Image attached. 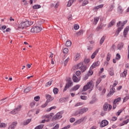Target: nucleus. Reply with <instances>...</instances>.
<instances>
[{
    "label": "nucleus",
    "instance_id": "obj_18",
    "mask_svg": "<svg viewBox=\"0 0 129 129\" xmlns=\"http://www.w3.org/2000/svg\"><path fill=\"white\" fill-rule=\"evenodd\" d=\"M80 111V114H83L84 112H86V111H88V109L87 108H83L79 110Z\"/></svg>",
    "mask_w": 129,
    "mask_h": 129
},
{
    "label": "nucleus",
    "instance_id": "obj_33",
    "mask_svg": "<svg viewBox=\"0 0 129 129\" xmlns=\"http://www.w3.org/2000/svg\"><path fill=\"white\" fill-rule=\"evenodd\" d=\"M67 99H68V98H62L59 100V102H64H64L67 101Z\"/></svg>",
    "mask_w": 129,
    "mask_h": 129
},
{
    "label": "nucleus",
    "instance_id": "obj_56",
    "mask_svg": "<svg viewBox=\"0 0 129 129\" xmlns=\"http://www.w3.org/2000/svg\"><path fill=\"white\" fill-rule=\"evenodd\" d=\"M34 100H35V101H39L40 100V96H36L34 98Z\"/></svg>",
    "mask_w": 129,
    "mask_h": 129
},
{
    "label": "nucleus",
    "instance_id": "obj_50",
    "mask_svg": "<svg viewBox=\"0 0 129 129\" xmlns=\"http://www.w3.org/2000/svg\"><path fill=\"white\" fill-rule=\"evenodd\" d=\"M69 51V50L68 49V48H65L63 49V52L64 54H67L68 53Z\"/></svg>",
    "mask_w": 129,
    "mask_h": 129
},
{
    "label": "nucleus",
    "instance_id": "obj_29",
    "mask_svg": "<svg viewBox=\"0 0 129 129\" xmlns=\"http://www.w3.org/2000/svg\"><path fill=\"white\" fill-rule=\"evenodd\" d=\"M75 1V0H70L68 3V7H71L72 6V4H73Z\"/></svg>",
    "mask_w": 129,
    "mask_h": 129
},
{
    "label": "nucleus",
    "instance_id": "obj_23",
    "mask_svg": "<svg viewBox=\"0 0 129 129\" xmlns=\"http://www.w3.org/2000/svg\"><path fill=\"white\" fill-rule=\"evenodd\" d=\"M31 121H32V119H28L24 121L23 124L24 125H27V124H29V122H31Z\"/></svg>",
    "mask_w": 129,
    "mask_h": 129
},
{
    "label": "nucleus",
    "instance_id": "obj_5",
    "mask_svg": "<svg viewBox=\"0 0 129 129\" xmlns=\"http://www.w3.org/2000/svg\"><path fill=\"white\" fill-rule=\"evenodd\" d=\"M46 99L47 100L45 103L41 106V107H42V108H44V107H46L47 105H48V103H49V102H50V101H52V100H53V98H52V97L50 95H47L46 96Z\"/></svg>",
    "mask_w": 129,
    "mask_h": 129
},
{
    "label": "nucleus",
    "instance_id": "obj_41",
    "mask_svg": "<svg viewBox=\"0 0 129 129\" xmlns=\"http://www.w3.org/2000/svg\"><path fill=\"white\" fill-rule=\"evenodd\" d=\"M53 93H54V94H58V92H59V90H58V89L56 88H54L53 89Z\"/></svg>",
    "mask_w": 129,
    "mask_h": 129
},
{
    "label": "nucleus",
    "instance_id": "obj_19",
    "mask_svg": "<svg viewBox=\"0 0 129 129\" xmlns=\"http://www.w3.org/2000/svg\"><path fill=\"white\" fill-rule=\"evenodd\" d=\"M115 24V20H112L108 25V28H111Z\"/></svg>",
    "mask_w": 129,
    "mask_h": 129
},
{
    "label": "nucleus",
    "instance_id": "obj_51",
    "mask_svg": "<svg viewBox=\"0 0 129 129\" xmlns=\"http://www.w3.org/2000/svg\"><path fill=\"white\" fill-rule=\"evenodd\" d=\"M115 59H116V60H119V59H120V54L117 53Z\"/></svg>",
    "mask_w": 129,
    "mask_h": 129
},
{
    "label": "nucleus",
    "instance_id": "obj_49",
    "mask_svg": "<svg viewBox=\"0 0 129 129\" xmlns=\"http://www.w3.org/2000/svg\"><path fill=\"white\" fill-rule=\"evenodd\" d=\"M100 82H101V79L100 78L98 79V80L96 81V86H97V85H98V84H99Z\"/></svg>",
    "mask_w": 129,
    "mask_h": 129
},
{
    "label": "nucleus",
    "instance_id": "obj_11",
    "mask_svg": "<svg viewBox=\"0 0 129 129\" xmlns=\"http://www.w3.org/2000/svg\"><path fill=\"white\" fill-rule=\"evenodd\" d=\"M107 124H108V121L106 120H103L100 123V127H104V126H106Z\"/></svg>",
    "mask_w": 129,
    "mask_h": 129
},
{
    "label": "nucleus",
    "instance_id": "obj_60",
    "mask_svg": "<svg viewBox=\"0 0 129 129\" xmlns=\"http://www.w3.org/2000/svg\"><path fill=\"white\" fill-rule=\"evenodd\" d=\"M100 29H102V25H100L98 26L96 28V31H99Z\"/></svg>",
    "mask_w": 129,
    "mask_h": 129
},
{
    "label": "nucleus",
    "instance_id": "obj_46",
    "mask_svg": "<svg viewBox=\"0 0 129 129\" xmlns=\"http://www.w3.org/2000/svg\"><path fill=\"white\" fill-rule=\"evenodd\" d=\"M6 126H7V124L5 123H0V127H6Z\"/></svg>",
    "mask_w": 129,
    "mask_h": 129
},
{
    "label": "nucleus",
    "instance_id": "obj_28",
    "mask_svg": "<svg viewBox=\"0 0 129 129\" xmlns=\"http://www.w3.org/2000/svg\"><path fill=\"white\" fill-rule=\"evenodd\" d=\"M109 72L110 76H113V75H114V72H113V69L112 68H110L109 69Z\"/></svg>",
    "mask_w": 129,
    "mask_h": 129
},
{
    "label": "nucleus",
    "instance_id": "obj_47",
    "mask_svg": "<svg viewBox=\"0 0 129 129\" xmlns=\"http://www.w3.org/2000/svg\"><path fill=\"white\" fill-rule=\"evenodd\" d=\"M88 0H85L83 2L82 6H86V5H88Z\"/></svg>",
    "mask_w": 129,
    "mask_h": 129
},
{
    "label": "nucleus",
    "instance_id": "obj_1",
    "mask_svg": "<svg viewBox=\"0 0 129 129\" xmlns=\"http://www.w3.org/2000/svg\"><path fill=\"white\" fill-rule=\"evenodd\" d=\"M34 24V22L26 20L25 21H22L19 25L18 28L19 29H25L27 27H30Z\"/></svg>",
    "mask_w": 129,
    "mask_h": 129
},
{
    "label": "nucleus",
    "instance_id": "obj_20",
    "mask_svg": "<svg viewBox=\"0 0 129 129\" xmlns=\"http://www.w3.org/2000/svg\"><path fill=\"white\" fill-rule=\"evenodd\" d=\"M123 47V43L120 42L118 45L117 47V50H121Z\"/></svg>",
    "mask_w": 129,
    "mask_h": 129
},
{
    "label": "nucleus",
    "instance_id": "obj_10",
    "mask_svg": "<svg viewBox=\"0 0 129 129\" xmlns=\"http://www.w3.org/2000/svg\"><path fill=\"white\" fill-rule=\"evenodd\" d=\"M21 108H22V106L21 105H19L16 108H15V109H14L12 111H11L10 112V113H11V114H16V113L18 111H20V110H21Z\"/></svg>",
    "mask_w": 129,
    "mask_h": 129
},
{
    "label": "nucleus",
    "instance_id": "obj_30",
    "mask_svg": "<svg viewBox=\"0 0 129 129\" xmlns=\"http://www.w3.org/2000/svg\"><path fill=\"white\" fill-rule=\"evenodd\" d=\"M121 101V97H118V98H117V99H115L114 100V101H113V102L114 103H117V102H120V101Z\"/></svg>",
    "mask_w": 129,
    "mask_h": 129
},
{
    "label": "nucleus",
    "instance_id": "obj_38",
    "mask_svg": "<svg viewBox=\"0 0 129 129\" xmlns=\"http://www.w3.org/2000/svg\"><path fill=\"white\" fill-rule=\"evenodd\" d=\"M103 4H101L98 6L95 7L94 9L95 10H98V9H101L102 8H103Z\"/></svg>",
    "mask_w": 129,
    "mask_h": 129
},
{
    "label": "nucleus",
    "instance_id": "obj_37",
    "mask_svg": "<svg viewBox=\"0 0 129 129\" xmlns=\"http://www.w3.org/2000/svg\"><path fill=\"white\" fill-rule=\"evenodd\" d=\"M93 69H91L90 68V70L88 71L87 75L89 76H91L92 74H93V71H92Z\"/></svg>",
    "mask_w": 129,
    "mask_h": 129
},
{
    "label": "nucleus",
    "instance_id": "obj_17",
    "mask_svg": "<svg viewBox=\"0 0 129 129\" xmlns=\"http://www.w3.org/2000/svg\"><path fill=\"white\" fill-rule=\"evenodd\" d=\"M99 51V49H96L94 52H93L91 55V59H94L95 58V56L97 55V53H98Z\"/></svg>",
    "mask_w": 129,
    "mask_h": 129
},
{
    "label": "nucleus",
    "instance_id": "obj_8",
    "mask_svg": "<svg viewBox=\"0 0 129 129\" xmlns=\"http://www.w3.org/2000/svg\"><path fill=\"white\" fill-rule=\"evenodd\" d=\"M72 85H73V82H72V80H71V79H69L68 83L66 84L64 87L63 91H66V90H67V89L69 88V87H71Z\"/></svg>",
    "mask_w": 129,
    "mask_h": 129
},
{
    "label": "nucleus",
    "instance_id": "obj_64",
    "mask_svg": "<svg viewBox=\"0 0 129 129\" xmlns=\"http://www.w3.org/2000/svg\"><path fill=\"white\" fill-rule=\"evenodd\" d=\"M59 128V124H57L52 129H58Z\"/></svg>",
    "mask_w": 129,
    "mask_h": 129
},
{
    "label": "nucleus",
    "instance_id": "obj_21",
    "mask_svg": "<svg viewBox=\"0 0 129 129\" xmlns=\"http://www.w3.org/2000/svg\"><path fill=\"white\" fill-rule=\"evenodd\" d=\"M31 87H27L25 89H24V93H28V92H30V91H31Z\"/></svg>",
    "mask_w": 129,
    "mask_h": 129
},
{
    "label": "nucleus",
    "instance_id": "obj_36",
    "mask_svg": "<svg viewBox=\"0 0 129 129\" xmlns=\"http://www.w3.org/2000/svg\"><path fill=\"white\" fill-rule=\"evenodd\" d=\"M104 40H105V37L103 36L100 40V45H102V44H103V42H104Z\"/></svg>",
    "mask_w": 129,
    "mask_h": 129
},
{
    "label": "nucleus",
    "instance_id": "obj_55",
    "mask_svg": "<svg viewBox=\"0 0 129 129\" xmlns=\"http://www.w3.org/2000/svg\"><path fill=\"white\" fill-rule=\"evenodd\" d=\"M88 77H89V76L88 74L85 75L83 78V80H87V79H88Z\"/></svg>",
    "mask_w": 129,
    "mask_h": 129
},
{
    "label": "nucleus",
    "instance_id": "obj_40",
    "mask_svg": "<svg viewBox=\"0 0 129 129\" xmlns=\"http://www.w3.org/2000/svg\"><path fill=\"white\" fill-rule=\"evenodd\" d=\"M118 12H119V13H120L121 14V13H122V12H123V10H122V7H121V6H119L118 7Z\"/></svg>",
    "mask_w": 129,
    "mask_h": 129
},
{
    "label": "nucleus",
    "instance_id": "obj_22",
    "mask_svg": "<svg viewBox=\"0 0 129 129\" xmlns=\"http://www.w3.org/2000/svg\"><path fill=\"white\" fill-rule=\"evenodd\" d=\"M127 73V70H124L122 73L120 75V77H125Z\"/></svg>",
    "mask_w": 129,
    "mask_h": 129
},
{
    "label": "nucleus",
    "instance_id": "obj_2",
    "mask_svg": "<svg viewBox=\"0 0 129 129\" xmlns=\"http://www.w3.org/2000/svg\"><path fill=\"white\" fill-rule=\"evenodd\" d=\"M114 83L113 85H111L110 86V88H111L109 93L108 94L107 96H109L110 95H112L115 92V89H114L115 86L117 85V82L116 81H114Z\"/></svg>",
    "mask_w": 129,
    "mask_h": 129
},
{
    "label": "nucleus",
    "instance_id": "obj_54",
    "mask_svg": "<svg viewBox=\"0 0 129 129\" xmlns=\"http://www.w3.org/2000/svg\"><path fill=\"white\" fill-rule=\"evenodd\" d=\"M81 99L83 100H86L87 99V97L86 96H81Z\"/></svg>",
    "mask_w": 129,
    "mask_h": 129
},
{
    "label": "nucleus",
    "instance_id": "obj_61",
    "mask_svg": "<svg viewBox=\"0 0 129 129\" xmlns=\"http://www.w3.org/2000/svg\"><path fill=\"white\" fill-rule=\"evenodd\" d=\"M80 74H81V73L80 72V71H77L76 72V75H77V76H78V77H79V76L80 75Z\"/></svg>",
    "mask_w": 129,
    "mask_h": 129
},
{
    "label": "nucleus",
    "instance_id": "obj_53",
    "mask_svg": "<svg viewBox=\"0 0 129 129\" xmlns=\"http://www.w3.org/2000/svg\"><path fill=\"white\" fill-rule=\"evenodd\" d=\"M74 28L75 30H78L79 29V25L77 24H75L74 26Z\"/></svg>",
    "mask_w": 129,
    "mask_h": 129
},
{
    "label": "nucleus",
    "instance_id": "obj_58",
    "mask_svg": "<svg viewBox=\"0 0 129 129\" xmlns=\"http://www.w3.org/2000/svg\"><path fill=\"white\" fill-rule=\"evenodd\" d=\"M129 99V96H126V97H125L123 99V102H125V101H127V100Z\"/></svg>",
    "mask_w": 129,
    "mask_h": 129
},
{
    "label": "nucleus",
    "instance_id": "obj_39",
    "mask_svg": "<svg viewBox=\"0 0 129 129\" xmlns=\"http://www.w3.org/2000/svg\"><path fill=\"white\" fill-rule=\"evenodd\" d=\"M44 127V124H40L38 126H37L35 129H42Z\"/></svg>",
    "mask_w": 129,
    "mask_h": 129
},
{
    "label": "nucleus",
    "instance_id": "obj_14",
    "mask_svg": "<svg viewBox=\"0 0 129 129\" xmlns=\"http://www.w3.org/2000/svg\"><path fill=\"white\" fill-rule=\"evenodd\" d=\"M99 65V61H97L94 62L92 65L90 67V69H94V68H96Z\"/></svg>",
    "mask_w": 129,
    "mask_h": 129
},
{
    "label": "nucleus",
    "instance_id": "obj_63",
    "mask_svg": "<svg viewBox=\"0 0 129 129\" xmlns=\"http://www.w3.org/2000/svg\"><path fill=\"white\" fill-rule=\"evenodd\" d=\"M87 49L89 51H91V50H92V49H93V47H92L91 46H88Z\"/></svg>",
    "mask_w": 129,
    "mask_h": 129
},
{
    "label": "nucleus",
    "instance_id": "obj_25",
    "mask_svg": "<svg viewBox=\"0 0 129 129\" xmlns=\"http://www.w3.org/2000/svg\"><path fill=\"white\" fill-rule=\"evenodd\" d=\"M80 88V85H77L75 86L73 88V91H76V90H78L79 88Z\"/></svg>",
    "mask_w": 129,
    "mask_h": 129
},
{
    "label": "nucleus",
    "instance_id": "obj_42",
    "mask_svg": "<svg viewBox=\"0 0 129 129\" xmlns=\"http://www.w3.org/2000/svg\"><path fill=\"white\" fill-rule=\"evenodd\" d=\"M128 121H129V119H127V120L124 121L123 122V123L122 124H121V125H120L121 126H122V125H124V124H126L128 123Z\"/></svg>",
    "mask_w": 129,
    "mask_h": 129
},
{
    "label": "nucleus",
    "instance_id": "obj_57",
    "mask_svg": "<svg viewBox=\"0 0 129 129\" xmlns=\"http://www.w3.org/2000/svg\"><path fill=\"white\" fill-rule=\"evenodd\" d=\"M50 115H45L42 116V118L46 119V118H49Z\"/></svg>",
    "mask_w": 129,
    "mask_h": 129
},
{
    "label": "nucleus",
    "instance_id": "obj_32",
    "mask_svg": "<svg viewBox=\"0 0 129 129\" xmlns=\"http://www.w3.org/2000/svg\"><path fill=\"white\" fill-rule=\"evenodd\" d=\"M79 59H80V53H77L75 60V61H77V60H79Z\"/></svg>",
    "mask_w": 129,
    "mask_h": 129
},
{
    "label": "nucleus",
    "instance_id": "obj_35",
    "mask_svg": "<svg viewBox=\"0 0 129 129\" xmlns=\"http://www.w3.org/2000/svg\"><path fill=\"white\" fill-rule=\"evenodd\" d=\"M77 36H81V35H83V30H81L79 32L76 33Z\"/></svg>",
    "mask_w": 129,
    "mask_h": 129
},
{
    "label": "nucleus",
    "instance_id": "obj_62",
    "mask_svg": "<svg viewBox=\"0 0 129 129\" xmlns=\"http://www.w3.org/2000/svg\"><path fill=\"white\" fill-rule=\"evenodd\" d=\"M75 121V118L72 117L70 119V122H74Z\"/></svg>",
    "mask_w": 129,
    "mask_h": 129
},
{
    "label": "nucleus",
    "instance_id": "obj_52",
    "mask_svg": "<svg viewBox=\"0 0 129 129\" xmlns=\"http://www.w3.org/2000/svg\"><path fill=\"white\" fill-rule=\"evenodd\" d=\"M84 62H85V64H88V63H89V62H90V59H89V58L85 59Z\"/></svg>",
    "mask_w": 129,
    "mask_h": 129
},
{
    "label": "nucleus",
    "instance_id": "obj_34",
    "mask_svg": "<svg viewBox=\"0 0 129 129\" xmlns=\"http://www.w3.org/2000/svg\"><path fill=\"white\" fill-rule=\"evenodd\" d=\"M52 83H53V81H51L48 82L45 84L46 87H49V86H51V85H52Z\"/></svg>",
    "mask_w": 129,
    "mask_h": 129
},
{
    "label": "nucleus",
    "instance_id": "obj_48",
    "mask_svg": "<svg viewBox=\"0 0 129 129\" xmlns=\"http://www.w3.org/2000/svg\"><path fill=\"white\" fill-rule=\"evenodd\" d=\"M69 60H70V58H69V57H68L64 60V66H66L67 65V63H68V61H69Z\"/></svg>",
    "mask_w": 129,
    "mask_h": 129
},
{
    "label": "nucleus",
    "instance_id": "obj_24",
    "mask_svg": "<svg viewBox=\"0 0 129 129\" xmlns=\"http://www.w3.org/2000/svg\"><path fill=\"white\" fill-rule=\"evenodd\" d=\"M98 21H99V17H95L94 19L93 24L97 25Z\"/></svg>",
    "mask_w": 129,
    "mask_h": 129
},
{
    "label": "nucleus",
    "instance_id": "obj_59",
    "mask_svg": "<svg viewBox=\"0 0 129 129\" xmlns=\"http://www.w3.org/2000/svg\"><path fill=\"white\" fill-rule=\"evenodd\" d=\"M78 114H80V112L79 110L76 111V112L74 113V115H78Z\"/></svg>",
    "mask_w": 129,
    "mask_h": 129
},
{
    "label": "nucleus",
    "instance_id": "obj_7",
    "mask_svg": "<svg viewBox=\"0 0 129 129\" xmlns=\"http://www.w3.org/2000/svg\"><path fill=\"white\" fill-rule=\"evenodd\" d=\"M77 69H80L82 72H84L86 70V67L82 63H79L77 66Z\"/></svg>",
    "mask_w": 129,
    "mask_h": 129
},
{
    "label": "nucleus",
    "instance_id": "obj_27",
    "mask_svg": "<svg viewBox=\"0 0 129 129\" xmlns=\"http://www.w3.org/2000/svg\"><path fill=\"white\" fill-rule=\"evenodd\" d=\"M121 30H122V28H118L117 30L116 31L115 35L117 37L118 36V34H119V32L121 31Z\"/></svg>",
    "mask_w": 129,
    "mask_h": 129
},
{
    "label": "nucleus",
    "instance_id": "obj_4",
    "mask_svg": "<svg viewBox=\"0 0 129 129\" xmlns=\"http://www.w3.org/2000/svg\"><path fill=\"white\" fill-rule=\"evenodd\" d=\"M64 112L62 111H61L58 113H56V115H55L53 117L52 121H54V120H57V119H59V118H62V114H63Z\"/></svg>",
    "mask_w": 129,
    "mask_h": 129
},
{
    "label": "nucleus",
    "instance_id": "obj_16",
    "mask_svg": "<svg viewBox=\"0 0 129 129\" xmlns=\"http://www.w3.org/2000/svg\"><path fill=\"white\" fill-rule=\"evenodd\" d=\"M73 80L74 82H79L80 81V77H77L75 75L73 76Z\"/></svg>",
    "mask_w": 129,
    "mask_h": 129
},
{
    "label": "nucleus",
    "instance_id": "obj_12",
    "mask_svg": "<svg viewBox=\"0 0 129 129\" xmlns=\"http://www.w3.org/2000/svg\"><path fill=\"white\" fill-rule=\"evenodd\" d=\"M84 119H85V117L80 118L74 123V125H77V124H80V123H81V122H82V121H83Z\"/></svg>",
    "mask_w": 129,
    "mask_h": 129
},
{
    "label": "nucleus",
    "instance_id": "obj_6",
    "mask_svg": "<svg viewBox=\"0 0 129 129\" xmlns=\"http://www.w3.org/2000/svg\"><path fill=\"white\" fill-rule=\"evenodd\" d=\"M92 86V81H91L87 83L86 85L84 86L82 91H87V90H88V89H90V87Z\"/></svg>",
    "mask_w": 129,
    "mask_h": 129
},
{
    "label": "nucleus",
    "instance_id": "obj_9",
    "mask_svg": "<svg viewBox=\"0 0 129 129\" xmlns=\"http://www.w3.org/2000/svg\"><path fill=\"white\" fill-rule=\"evenodd\" d=\"M107 108H108V111H109L112 108V106H111V105L108 104L107 103H106L103 105V110H104V111H107Z\"/></svg>",
    "mask_w": 129,
    "mask_h": 129
},
{
    "label": "nucleus",
    "instance_id": "obj_26",
    "mask_svg": "<svg viewBox=\"0 0 129 129\" xmlns=\"http://www.w3.org/2000/svg\"><path fill=\"white\" fill-rule=\"evenodd\" d=\"M72 45V42L70 40H68L66 43V46L67 47H70Z\"/></svg>",
    "mask_w": 129,
    "mask_h": 129
},
{
    "label": "nucleus",
    "instance_id": "obj_13",
    "mask_svg": "<svg viewBox=\"0 0 129 129\" xmlns=\"http://www.w3.org/2000/svg\"><path fill=\"white\" fill-rule=\"evenodd\" d=\"M129 31V26H127L124 29V31L123 32V36L125 38H126V35H127V33H128Z\"/></svg>",
    "mask_w": 129,
    "mask_h": 129
},
{
    "label": "nucleus",
    "instance_id": "obj_31",
    "mask_svg": "<svg viewBox=\"0 0 129 129\" xmlns=\"http://www.w3.org/2000/svg\"><path fill=\"white\" fill-rule=\"evenodd\" d=\"M33 9L34 10H37L38 9H41V6L39 5H35L33 6Z\"/></svg>",
    "mask_w": 129,
    "mask_h": 129
},
{
    "label": "nucleus",
    "instance_id": "obj_44",
    "mask_svg": "<svg viewBox=\"0 0 129 129\" xmlns=\"http://www.w3.org/2000/svg\"><path fill=\"white\" fill-rule=\"evenodd\" d=\"M83 104H84V102H79L76 104L75 106V107L80 106V105H83Z\"/></svg>",
    "mask_w": 129,
    "mask_h": 129
},
{
    "label": "nucleus",
    "instance_id": "obj_3",
    "mask_svg": "<svg viewBox=\"0 0 129 129\" xmlns=\"http://www.w3.org/2000/svg\"><path fill=\"white\" fill-rule=\"evenodd\" d=\"M42 31V27L41 26H34L31 29V33H40Z\"/></svg>",
    "mask_w": 129,
    "mask_h": 129
},
{
    "label": "nucleus",
    "instance_id": "obj_15",
    "mask_svg": "<svg viewBox=\"0 0 129 129\" xmlns=\"http://www.w3.org/2000/svg\"><path fill=\"white\" fill-rule=\"evenodd\" d=\"M17 124H18V122L17 121L13 122L11 125L9 126L8 129H15V127Z\"/></svg>",
    "mask_w": 129,
    "mask_h": 129
},
{
    "label": "nucleus",
    "instance_id": "obj_45",
    "mask_svg": "<svg viewBox=\"0 0 129 129\" xmlns=\"http://www.w3.org/2000/svg\"><path fill=\"white\" fill-rule=\"evenodd\" d=\"M110 57H111L110 53H108L106 57V60L108 61H109L110 60Z\"/></svg>",
    "mask_w": 129,
    "mask_h": 129
},
{
    "label": "nucleus",
    "instance_id": "obj_43",
    "mask_svg": "<svg viewBox=\"0 0 129 129\" xmlns=\"http://www.w3.org/2000/svg\"><path fill=\"white\" fill-rule=\"evenodd\" d=\"M113 8H114V5L112 4L110 6L109 9L108 10V12H112V10H113Z\"/></svg>",
    "mask_w": 129,
    "mask_h": 129
}]
</instances>
